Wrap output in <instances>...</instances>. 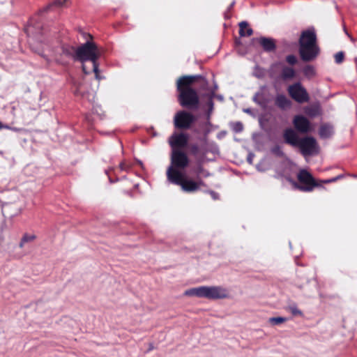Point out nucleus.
<instances>
[{
	"mask_svg": "<svg viewBox=\"0 0 357 357\" xmlns=\"http://www.w3.org/2000/svg\"><path fill=\"white\" fill-rule=\"evenodd\" d=\"M65 1H66V0H55L52 4H50V5L47 6V7H45L41 12L47 11V10H49L50 8V7L52 6V5L61 6L63 5Z\"/></svg>",
	"mask_w": 357,
	"mask_h": 357,
	"instance_id": "27",
	"label": "nucleus"
},
{
	"mask_svg": "<svg viewBox=\"0 0 357 357\" xmlns=\"http://www.w3.org/2000/svg\"><path fill=\"white\" fill-rule=\"evenodd\" d=\"M195 120V116L190 113L185 111H180L174 116V126L179 129H188Z\"/></svg>",
	"mask_w": 357,
	"mask_h": 357,
	"instance_id": "10",
	"label": "nucleus"
},
{
	"mask_svg": "<svg viewBox=\"0 0 357 357\" xmlns=\"http://www.w3.org/2000/svg\"><path fill=\"white\" fill-rule=\"evenodd\" d=\"M4 128L3 125L0 122V129Z\"/></svg>",
	"mask_w": 357,
	"mask_h": 357,
	"instance_id": "45",
	"label": "nucleus"
},
{
	"mask_svg": "<svg viewBox=\"0 0 357 357\" xmlns=\"http://www.w3.org/2000/svg\"><path fill=\"white\" fill-rule=\"evenodd\" d=\"M229 297V291L221 286H203V298L210 300L222 299Z\"/></svg>",
	"mask_w": 357,
	"mask_h": 357,
	"instance_id": "8",
	"label": "nucleus"
},
{
	"mask_svg": "<svg viewBox=\"0 0 357 357\" xmlns=\"http://www.w3.org/2000/svg\"><path fill=\"white\" fill-rule=\"evenodd\" d=\"M281 75L284 79H291L295 76V71L292 68L284 66Z\"/></svg>",
	"mask_w": 357,
	"mask_h": 357,
	"instance_id": "22",
	"label": "nucleus"
},
{
	"mask_svg": "<svg viewBox=\"0 0 357 357\" xmlns=\"http://www.w3.org/2000/svg\"><path fill=\"white\" fill-rule=\"evenodd\" d=\"M172 169H169L167 174V180L173 184L180 185L183 192L191 193L198 190L197 185L195 181L191 179H185L183 174L180 171H175L172 174Z\"/></svg>",
	"mask_w": 357,
	"mask_h": 357,
	"instance_id": "5",
	"label": "nucleus"
},
{
	"mask_svg": "<svg viewBox=\"0 0 357 357\" xmlns=\"http://www.w3.org/2000/svg\"><path fill=\"white\" fill-rule=\"evenodd\" d=\"M353 177L357 178V175H354Z\"/></svg>",
	"mask_w": 357,
	"mask_h": 357,
	"instance_id": "47",
	"label": "nucleus"
},
{
	"mask_svg": "<svg viewBox=\"0 0 357 357\" xmlns=\"http://www.w3.org/2000/svg\"><path fill=\"white\" fill-rule=\"evenodd\" d=\"M243 126L241 122H236L233 126V130L235 132H240L243 130Z\"/></svg>",
	"mask_w": 357,
	"mask_h": 357,
	"instance_id": "29",
	"label": "nucleus"
},
{
	"mask_svg": "<svg viewBox=\"0 0 357 357\" xmlns=\"http://www.w3.org/2000/svg\"><path fill=\"white\" fill-rule=\"evenodd\" d=\"M75 93L76 95H78V94H81V95H82V92L81 91L80 88H78V89L75 91Z\"/></svg>",
	"mask_w": 357,
	"mask_h": 357,
	"instance_id": "41",
	"label": "nucleus"
},
{
	"mask_svg": "<svg viewBox=\"0 0 357 357\" xmlns=\"http://www.w3.org/2000/svg\"><path fill=\"white\" fill-rule=\"evenodd\" d=\"M25 243H26V242H23V239L22 238L21 242H20V248H22V247H23V245H24V244Z\"/></svg>",
	"mask_w": 357,
	"mask_h": 357,
	"instance_id": "43",
	"label": "nucleus"
},
{
	"mask_svg": "<svg viewBox=\"0 0 357 357\" xmlns=\"http://www.w3.org/2000/svg\"><path fill=\"white\" fill-rule=\"evenodd\" d=\"M185 295L189 296H197L199 298H203V286L191 288L185 291Z\"/></svg>",
	"mask_w": 357,
	"mask_h": 357,
	"instance_id": "20",
	"label": "nucleus"
},
{
	"mask_svg": "<svg viewBox=\"0 0 357 357\" xmlns=\"http://www.w3.org/2000/svg\"><path fill=\"white\" fill-rule=\"evenodd\" d=\"M288 92L290 96L298 103L307 102L310 100L308 93L299 82L290 85Z\"/></svg>",
	"mask_w": 357,
	"mask_h": 357,
	"instance_id": "9",
	"label": "nucleus"
},
{
	"mask_svg": "<svg viewBox=\"0 0 357 357\" xmlns=\"http://www.w3.org/2000/svg\"><path fill=\"white\" fill-rule=\"evenodd\" d=\"M137 162H138L141 166H142V162H141V161L138 160V161H137Z\"/></svg>",
	"mask_w": 357,
	"mask_h": 357,
	"instance_id": "46",
	"label": "nucleus"
},
{
	"mask_svg": "<svg viewBox=\"0 0 357 357\" xmlns=\"http://www.w3.org/2000/svg\"><path fill=\"white\" fill-rule=\"evenodd\" d=\"M293 124L296 130L301 133H307L310 131V123L307 118L302 115L295 116Z\"/></svg>",
	"mask_w": 357,
	"mask_h": 357,
	"instance_id": "12",
	"label": "nucleus"
},
{
	"mask_svg": "<svg viewBox=\"0 0 357 357\" xmlns=\"http://www.w3.org/2000/svg\"><path fill=\"white\" fill-rule=\"evenodd\" d=\"M196 178H197V179H196V181H195V183H197V189H198V190H199L201 186H205V185H206V184H205V183L204 182V181L202 179L201 176H197Z\"/></svg>",
	"mask_w": 357,
	"mask_h": 357,
	"instance_id": "32",
	"label": "nucleus"
},
{
	"mask_svg": "<svg viewBox=\"0 0 357 357\" xmlns=\"http://www.w3.org/2000/svg\"><path fill=\"white\" fill-rule=\"evenodd\" d=\"M153 349H154V346H153V343H149L147 352L153 350Z\"/></svg>",
	"mask_w": 357,
	"mask_h": 357,
	"instance_id": "39",
	"label": "nucleus"
},
{
	"mask_svg": "<svg viewBox=\"0 0 357 357\" xmlns=\"http://www.w3.org/2000/svg\"><path fill=\"white\" fill-rule=\"evenodd\" d=\"M41 28V25L40 23H38L36 20L31 19L29 22V25L25 29V31L28 35L29 34H33L34 31L33 29H36V31H38Z\"/></svg>",
	"mask_w": 357,
	"mask_h": 357,
	"instance_id": "21",
	"label": "nucleus"
},
{
	"mask_svg": "<svg viewBox=\"0 0 357 357\" xmlns=\"http://www.w3.org/2000/svg\"><path fill=\"white\" fill-rule=\"evenodd\" d=\"M344 54L342 52H339L335 55V60L337 63H341L344 60Z\"/></svg>",
	"mask_w": 357,
	"mask_h": 357,
	"instance_id": "28",
	"label": "nucleus"
},
{
	"mask_svg": "<svg viewBox=\"0 0 357 357\" xmlns=\"http://www.w3.org/2000/svg\"><path fill=\"white\" fill-rule=\"evenodd\" d=\"M300 185L297 188L303 192H311L314 188L319 186L312 175L305 169H301L297 176Z\"/></svg>",
	"mask_w": 357,
	"mask_h": 357,
	"instance_id": "7",
	"label": "nucleus"
},
{
	"mask_svg": "<svg viewBox=\"0 0 357 357\" xmlns=\"http://www.w3.org/2000/svg\"><path fill=\"white\" fill-rule=\"evenodd\" d=\"M343 176H344L343 175L340 174V175H338V176L333 178V179H334V182H335V181H338L339 179L343 178Z\"/></svg>",
	"mask_w": 357,
	"mask_h": 357,
	"instance_id": "38",
	"label": "nucleus"
},
{
	"mask_svg": "<svg viewBox=\"0 0 357 357\" xmlns=\"http://www.w3.org/2000/svg\"><path fill=\"white\" fill-rule=\"evenodd\" d=\"M238 26H239V35L241 37L245 36V33L244 29H248V22H245V21L241 22L239 23Z\"/></svg>",
	"mask_w": 357,
	"mask_h": 357,
	"instance_id": "25",
	"label": "nucleus"
},
{
	"mask_svg": "<svg viewBox=\"0 0 357 357\" xmlns=\"http://www.w3.org/2000/svg\"><path fill=\"white\" fill-rule=\"evenodd\" d=\"M210 193L213 199H217L218 198V195L216 192L211 191Z\"/></svg>",
	"mask_w": 357,
	"mask_h": 357,
	"instance_id": "36",
	"label": "nucleus"
},
{
	"mask_svg": "<svg viewBox=\"0 0 357 357\" xmlns=\"http://www.w3.org/2000/svg\"><path fill=\"white\" fill-rule=\"evenodd\" d=\"M288 309L294 316L302 315V312L297 308L296 305H289Z\"/></svg>",
	"mask_w": 357,
	"mask_h": 357,
	"instance_id": "26",
	"label": "nucleus"
},
{
	"mask_svg": "<svg viewBox=\"0 0 357 357\" xmlns=\"http://www.w3.org/2000/svg\"><path fill=\"white\" fill-rule=\"evenodd\" d=\"M333 134V128L329 124H323L320 126L319 135L322 139H328Z\"/></svg>",
	"mask_w": 357,
	"mask_h": 357,
	"instance_id": "17",
	"label": "nucleus"
},
{
	"mask_svg": "<svg viewBox=\"0 0 357 357\" xmlns=\"http://www.w3.org/2000/svg\"><path fill=\"white\" fill-rule=\"evenodd\" d=\"M285 143L300 149L304 156L314 155L319 153V145L317 140L310 136L300 138L291 128H287L283 132Z\"/></svg>",
	"mask_w": 357,
	"mask_h": 357,
	"instance_id": "2",
	"label": "nucleus"
},
{
	"mask_svg": "<svg viewBox=\"0 0 357 357\" xmlns=\"http://www.w3.org/2000/svg\"><path fill=\"white\" fill-rule=\"evenodd\" d=\"M303 73L307 77H312L314 75L313 66L307 65L303 68Z\"/></svg>",
	"mask_w": 357,
	"mask_h": 357,
	"instance_id": "24",
	"label": "nucleus"
},
{
	"mask_svg": "<svg viewBox=\"0 0 357 357\" xmlns=\"http://www.w3.org/2000/svg\"><path fill=\"white\" fill-rule=\"evenodd\" d=\"M271 151L274 154L278 156H282L284 155L281 148L279 146H274Z\"/></svg>",
	"mask_w": 357,
	"mask_h": 357,
	"instance_id": "31",
	"label": "nucleus"
},
{
	"mask_svg": "<svg viewBox=\"0 0 357 357\" xmlns=\"http://www.w3.org/2000/svg\"><path fill=\"white\" fill-rule=\"evenodd\" d=\"M208 105H209V107H210V110H212L213 109V101L211 100H210L208 101Z\"/></svg>",
	"mask_w": 357,
	"mask_h": 357,
	"instance_id": "42",
	"label": "nucleus"
},
{
	"mask_svg": "<svg viewBox=\"0 0 357 357\" xmlns=\"http://www.w3.org/2000/svg\"><path fill=\"white\" fill-rule=\"evenodd\" d=\"M303 111L307 116L314 118L319 114L320 108L317 105H312L305 107Z\"/></svg>",
	"mask_w": 357,
	"mask_h": 357,
	"instance_id": "18",
	"label": "nucleus"
},
{
	"mask_svg": "<svg viewBox=\"0 0 357 357\" xmlns=\"http://www.w3.org/2000/svg\"><path fill=\"white\" fill-rule=\"evenodd\" d=\"M189 150L191 155H192L197 162H203L206 154V151L197 144H191L189 145Z\"/></svg>",
	"mask_w": 357,
	"mask_h": 357,
	"instance_id": "13",
	"label": "nucleus"
},
{
	"mask_svg": "<svg viewBox=\"0 0 357 357\" xmlns=\"http://www.w3.org/2000/svg\"><path fill=\"white\" fill-rule=\"evenodd\" d=\"M286 61L289 64L294 65L297 62V59L294 55L290 54L286 57Z\"/></svg>",
	"mask_w": 357,
	"mask_h": 357,
	"instance_id": "30",
	"label": "nucleus"
},
{
	"mask_svg": "<svg viewBox=\"0 0 357 357\" xmlns=\"http://www.w3.org/2000/svg\"><path fill=\"white\" fill-rule=\"evenodd\" d=\"M170 161L171 165L167 169V174L171 169H172V174H174L175 171L184 169L189 165V158L188 155L181 150H172Z\"/></svg>",
	"mask_w": 357,
	"mask_h": 357,
	"instance_id": "6",
	"label": "nucleus"
},
{
	"mask_svg": "<svg viewBox=\"0 0 357 357\" xmlns=\"http://www.w3.org/2000/svg\"><path fill=\"white\" fill-rule=\"evenodd\" d=\"M77 47L64 44L61 46V54L76 61Z\"/></svg>",
	"mask_w": 357,
	"mask_h": 357,
	"instance_id": "16",
	"label": "nucleus"
},
{
	"mask_svg": "<svg viewBox=\"0 0 357 357\" xmlns=\"http://www.w3.org/2000/svg\"><path fill=\"white\" fill-rule=\"evenodd\" d=\"M275 104L282 110L289 109L291 106V100L284 95H278L275 100Z\"/></svg>",
	"mask_w": 357,
	"mask_h": 357,
	"instance_id": "15",
	"label": "nucleus"
},
{
	"mask_svg": "<svg viewBox=\"0 0 357 357\" xmlns=\"http://www.w3.org/2000/svg\"><path fill=\"white\" fill-rule=\"evenodd\" d=\"M194 172L197 176H201V177L207 178L211 175V173L203 167L202 162H197Z\"/></svg>",
	"mask_w": 357,
	"mask_h": 357,
	"instance_id": "19",
	"label": "nucleus"
},
{
	"mask_svg": "<svg viewBox=\"0 0 357 357\" xmlns=\"http://www.w3.org/2000/svg\"><path fill=\"white\" fill-rule=\"evenodd\" d=\"M320 182L321 183H330L334 182V179H333V178H332L326 179V180H321V181H320Z\"/></svg>",
	"mask_w": 357,
	"mask_h": 357,
	"instance_id": "35",
	"label": "nucleus"
},
{
	"mask_svg": "<svg viewBox=\"0 0 357 357\" xmlns=\"http://www.w3.org/2000/svg\"><path fill=\"white\" fill-rule=\"evenodd\" d=\"M244 112H247V113H250V109H244Z\"/></svg>",
	"mask_w": 357,
	"mask_h": 357,
	"instance_id": "44",
	"label": "nucleus"
},
{
	"mask_svg": "<svg viewBox=\"0 0 357 357\" xmlns=\"http://www.w3.org/2000/svg\"><path fill=\"white\" fill-rule=\"evenodd\" d=\"M35 238H36V236L34 235L25 234L22 237L23 242H26V243L31 241L34 240Z\"/></svg>",
	"mask_w": 357,
	"mask_h": 357,
	"instance_id": "33",
	"label": "nucleus"
},
{
	"mask_svg": "<svg viewBox=\"0 0 357 357\" xmlns=\"http://www.w3.org/2000/svg\"><path fill=\"white\" fill-rule=\"evenodd\" d=\"M201 77V75H184L177 80V90L180 92L178 100L182 107L189 109H197L198 107L199 103L198 94L190 86Z\"/></svg>",
	"mask_w": 357,
	"mask_h": 357,
	"instance_id": "1",
	"label": "nucleus"
},
{
	"mask_svg": "<svg viewBox=\"0 0 357 357\" xmlns=\"http://www.w3.org/2000/svg\"><path fill=\"white\" fill-rule=\"evenodd\" d=\"M258 40L265 52H273L276 49V45L274 39L266 37L259 38H253V40Z\"/></svg>",
	"mask_w": 357,
	"mask_h": 357,
	"instance_id": "14",
	"label": "nucleus"
},
{
	"mask_svg": "<svg viewBox=\"0 0 357 357\" xmlns=\"http://www.w3.org/2000/svg\"><path fill=\"white\" fill-rule=\"evenodd\" d=\"M188 135L183 132H174L169 137L168 139V142L171 146L172 150H181L180 149L184 148L188 145Z\"/></svg>",
	"mask_w": 357,
	"mask_h": 357,
	"instance_id": "11",
	"label": "nucleus"
},
{
	"mask_svg": "<svg viewBox=\"0 0 357 357\" xmlns=\"http://www.w3.org/2000/svg\"><path fill=\"white\" fill-rule=\"evenodd\" d=\"M245 36H250L253 33V31L252 29L248 28L246 30V32H245Z\"/></svg>",
	"mask_w": 357,
	"mask_h": 357,
	"instance_id": "34",
	"label": "nucleus"
},
{
	"mask_svg": "<svg viewBox=\"0 0 357 357\" xmlns=\"http://www.w3.org/2000/svg\"><path fill=\"white\" fill-rule=\"evenodd\" d=\"M120 168L121 170H126V169H127L126 165L123 162H121L120 164Z\"/></svg>",
	"mask_w": 357,
	"mask_h": 357,
	"instance_id": "40",
	"label": "nucleus"
},
{
	"mask_svg": "<svg viewBox=\"0 0 357 357\" xmlns=\"http://www.w3.org/2000/svg\"><path fill=\"white\" fill-rule=\"evenodd\" d=\"M252 158H253V155L250 154L248 157V162L250 163V164H252Z\"/></svg>",
	"mask_w": 357,
	"mask_h": 357,
	"instance_id": "37",
	"label": "nucleus"
},
{
	"mask_svg": "<svg viewBox=\"0 0 357 357\" xmlns=\"http://www.w3.org/2000/svg\"><path fill=\"white\" fill-rule=\"evenodd\" d=\"M317 37L314 31L306 30L302 32L299 39V54L303 61H313L319 54Z\"/></svg>",
	"mask_w": 357,
	"mask_h": 357,
	"instance_id": "4",
	"label": "nucleus"
},
{
	"mask_svg": "<svg viewBox=\"0 0 357 357\" xmlns=\"http://www.w3.org/2000/svg\"><path fill=\"white\" fill-rule=\"evenodd\" d=\"M287 321V319L282 317H271L268 322L272 325H279Z\"/></svg>",
	"mask_w": 357,
	"mask_h": 357,
	"instance_id": "23",
	"label": "nucleus"
},
{
	"mask_svg": "<svg viewBox=\"0 0 357 357\" xmlns=\"http://www.w3.org/2000/svg\"><path fill=\"white\" fill-rule=\"evenodd\" d=\"M102 52L98 45L91 41H86L77 47L76 61L82 63V70L85 74L89 72L86 70L84 62L89 61L93 64V71L96 75V78L99 79V65L98 60L100 57Z\"/></svg>",
	"mask_w": 357,
	"mask_h": 357,
	"instance_id": "3",
	"label": "nucleus"
}]
</instances>
